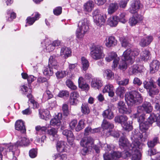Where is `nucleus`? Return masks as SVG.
<instances>
[{
	"label": "nucleus",
	"instance_id": "nucleus-1",
	"mask_svg": "<svg viewBox=\"0 0 160 160\" xmlns=\"http://www.w3.org/2000/svg\"><path fill=\"white\" fill-rule=\"evenodd\" d=\"M94 139L90 136L83 138L80 140V144L83 147L81 153L83 155H85L89 151H91L93 148L96 153L100 152V147L98 145L94 144Z\"/></svg>",
	"mask_w": 160,
	"mask_h": 160
},
{
	"label": "nucleus",
	"instance_id": "nucleus-2",
	"mask_svg": "<svg viewBox=\"0 0 160 160\" xmlns=\"http://www.w3.org/2000/svg\"><path fill=\"white\" fill-rule=\"evenodd\" d=\"M125 100L128 105L133 106L141 103L143 98L138 92L134 91L127 92L125 95Z\"/></svg>",
	"mask_w": 160,
	"mask_h": 160
},
{
	"label": "nucleus",
	"instance_id": "nucleus-3",
	"mask_svg": "<svg viewBox=\"0 0 160 160\" xmlns=\"http://www.w3.org/2000/svg\"><path fill=\"white\" fill-rule=\"evenodd\" d=\"M143 84L144 88L147 90L149 95L151 97H153L154 95L158 94L159 90L152 78H150L148 81H145Z\"/></svg>",
	"mask_w": 160,
	"mask_h": 160
},
{
	"label": "nucleus",
	"instance_id": "nucleus-4",
	"mask_svg": "<svg viewBox=\"0 0 160 160\" xmlns=\"http://www.w3.org/2000/svg\"><path fill=\"white\" fill-rule=\"evenodd\" d=\"M152 110L153 107L150 102L145 101L141 106H139L137 107L138 113L134 114V117L138 118L139 117V120H140V118H141L142 121L144 120V118L143 116H141L142 114L141 115H139V114L144 112L147 113H149L152 111Z\"/></svg>",
	"mask_w": 160,
	"mask_h": 160
},
{
	"label": "nucleus",
	"instance_id": "nucleus-5",
	"mask_svg": "<svg viewBox=\"0 0 160 160\" xmlns=\"http://www.w3.org/2000/svg\"><path fill=\"white\" fill-rule=\"evenodd\" d=\"M90 54L94 60H97L104 57L103 47L98 45H93L90 49Z\"/></svg>",
	"mask_w": 160,
	"mask_h": 160
},
{
	"label": "nucleus",
	"instance_id": "nucleus-6",
	"mask_svg": "<svg viewBox=\"0 0 160 160\" xmlns=\"http://www.w3.org/2000/svg\"><path fill=\"white\" fill-rule=\"evenodd\" d=\"M141 143L138 142H134L131 143V148L128 151L131 152L132 155V160H140L141 154L138 149Z\"/></svg>",
	"mask_w": 160,
	"mask_h": 160
},
{
	"label": "nucleus",
	"instance_id": "nucleus-7",
	"mask_svg": "<svg viewBox=\"0 0 160 160\" xmlns=\"http://www.w3.org/2000/svg\"><path fill=\"white\" fill-rule=\"evenodd\" d=\"M154 116L153 115L151 116H149L147 119V121L142 122L141 121H140V120L138 121L139 122H141L139 123V129L141 132L142 133H146V132L147 131L150 125H152L153 123L154 119L153 117Z\"/></svg>",
	"mask_w": 160,
	"mask_h": 160
},
{
	"label": "nucleus",
	"instance_id": "nucleus-8",
	"mask_svg": "<svg viewBox=\"0 0 160 160\" xmlns=\"http://www.w3.org/2000/svg\"><path fill=\"white\" fill-rule=\"evenodd\" d=\"M148 138L147 133H145V136H143L142 133H141L138 130H135L132 132V135L131 137V139L133 140L132 143L134 142H138L140 143L139 141L140 140L142 139V141L145 142L146 141Z\"/></svg>",
	"mask_w": 160,
	"mask_h": 160
},
{
	"label": "nucleus",
	"instance_id": "nucleus-9",
	"mask_svg": "<svg viewBox=\"0 0 160 160\" xmlns=\"http://www.w3.org/2000/svg\"><path fill=\"white\" fill-rule=\"evenodd\" d=\"M105 59L108 62H110L113 60L112 67V68H115L118 64L120 58L118 57L116 52L112 51L110 52L108 57L105 58Z\"/></svg>",
	"mask_w": 160,
	"mask_h": 160
},
{
	"label": "nucleus",
	"instance_id": "nucleus-10",
	"mask_svg": "<svg viewBox=\"0 0 160 160\" xmlns=\"http://www.w3.org/2000/svg\"><path fill=\"white\" fill-rule=\"evenodd\" d=\"M110 155L112 159L114 158H119L122 157L124 159H126L128 157L131 156V152L127 151H124L122 152L118 151H113L110 153Z\"/></svg>",
	"mask_w": 160,
	"mask_h": 160
},
{
	"label": "nucleus",
	"instance_id": "nucleus-11",
	"mask_svg": "<svg viewBox=\"0 0 160 160\" xmlns=\"http://www.w3.org/2000/svg\"><path fill=\"white\" fill-rule=\"evenodd\" d=\"M80 96L79 93L77 91L71 92L69 96L68 102L71 106H77L79 103L78 98Z\"/></svg>",
	"mask_w": 160,
	"mask_h": 160
},
{
	"label": "nucleus",
	"instance_id": "nucleus-12",
	"mask_svg": "<svg viewBox=\"0 0 160 160\" xmlns=\"http://www.w3.org/2000/svg\"><path fill=\"white\" fill-rule=\"evenodd\" d=\"M118 144L119 147L122 149H126L129 148L130 150L131 148L130 144L128 139L125 136L121 137L119 139Z\"/></svg>",
	"mask_w": 160,
	"mask_h": 160
},
{
	"label": "nucleus",
	"instance_id": "nucleus-13",
	"mask_svg": "<svg viewBox=\"0 0 160 160\" xmlns=\"http://www.w3.org/2000/svg\"><path fill=\"white\" fill-rule=\"evenodd\" d=\"M143 19V17L142 16L138 13H136L134 14L130 18L129 23L131 26H134L137 23L141 22Z\"/></svg>",
	"mask_w": 160,
	"mask_h": 160
},
{
	"label": "nucleus",
	"instance_id": "nucleus-14",
	"mask_svg": "<svg viewBox=\"0 0 160 160\" xmlns=\"http://www.w3.org/2000/svg\"><path fill=\"white\" fill-rule=\"evenodd\" d=\"M89 21L87 18H84L79 22L78 26L79 29L86 32L89 30Z\"/></svg>",
	"mask_w": 160,
	"mask_h": 160
},
{
	"label": "nucleus",
	"instance_id": "nucleus-15",
	"mask_svg": "<svg viewBox=\"0 0 160 160\" xmlns=\"http://www.w3.org/2000/svg\"><path fill=\"white\" fill-rule=\"evenodd\" d=\"M56 57L55 55H53L50 57L48 66L53 69L58 70L59 67V66L58 62L55 59Z\"/></svg>",
	"mask_w": 160,
	"mask_h": 160
},
{
	"label": "nucleus",
	"instance_id": "nucleus-16",
	"mask_svg": "<svg viewBox=\"0 0 160 160\" xmlns=\"http://www.w3.org/2000/svg\"><path fill=\"white\" fill-rule=\"evenodd\" d=\"M131 50L130 48H128L123 53L122 57V60H125L127 61V63L132 64L133 63L132 58L131 55Z\"/></svg>",
	"mask_w": 160,
	"mask_h": 160
},
{
	"label": "nucleus",
	"instance_id": "nucleus-17",
	"mask_svg": "<svg viewBox=\"0 0 160 160\" xmlns=\"http://www.w3.org/2000/svg\"><path fill=\"white\" fill-rule=\"evenodd\" d=\"M140 5L141 3L139 0H135L129 9V12L132 14L137 12L140 8Z\"/></svg>",
	"mask_w": 160,
	"mask_h": 160
},
{
	"label": "nucleus",
	"instance_id": "nucleus-18",
	"mask_svg": "<svg viewBox=\"0 0 160 160\" xmlns=\"http://www.w3.org/2000/svg\"><path fill=\"white\" fill-rule=\"evenodd\" d=\"M66 143L64 141H58L56 145V149L57 152L61 153L67 152Z\"/></svg>",
	"mask_w": 160,
	"mask_h": 160
},
{
	"label": "nucleus",
	"instance_id": "nucleus-19",
	"mask_svg": "<svg viewBox=\"0 0 160 160\" xmlns=\"http://www.w3.org/2000/svg\"><path fill=\"white\" fill-rule=\"evenodd\" d=\"M118 41L113 36H109L105 43L106 46L108 48L113 47L117 44Z\"/></svg>",
	"mask_w": 160,
	"mask_h": 160
},
{
	"label": "nucleus",
	"instance_id": "nucleus-20",
	"mask_svg": "<svg viewBox=\"0 0 160 160\" xmlns=\"http://www.w3.org/2000/svg\"><path fill=\"white\" fill-rule=\"evenodd\" d=\"M15 127L16 130L20 131L22 133L26 132V130L24 123L22 120H17L15 122Z\"/></svg>",
	"mask_w": 160,
	"mask_h": 160
},
{
	"label": "nucleus",
	"instance_id": "nucleus-21",
	"mask_svg": "<svg viewBox=\"0 0 160 160\" xmlns=\"http://www.w3.org/2000/svg\"><path fill=\"white\" fill-rule=\"evenodd\" d=\"M153 40V37L151 36L143 38L141 39L139 44L141 47H144L150 44Z\"/></svg>",
	"mask_w": 160,
	"mask_h": 160
},
{
	"label": "nucleus",
	"instance_id": "nucleus-22",
	"mask_svg": "<svg viewBox=\"0 0 160 160\" xmlns=\"http://www.w3.org/2000/svg\"><path fill=\"white\" fill-rule=\"evenodd\" d=\"M160 66L159 62L157 60H153L150 65V72L153 74L157 72L159 69Z\"/></svg>",
	"mask_w": 160,
	"mask_h": 160
},
{
	"label": "nucleus",
	"instance_id": "nucleus-23",
	"mask_svg": "<svg viewBox=\"0 0 160 160\" xmlns=\"http://www.w3.org/2000/svg\"><path fill=\"white\" fill-rule=\"evenodd\" d=\"M107 17L106 15H100L97 16L94 18V22L97 26L101 27L105 23Z\"/></svg>",
	"mask_w": 160,
	"mask_h": 160
},
{
	"label": "nucleus",
	"instance_id": "nucleus-24",
	"mask_svg": "<svg viewBox=\"0 0 160 160\" xmlns=\"http://www.w3.org/2000/svg\"><path fill=\"white\" fill-rule=\"evenodd\" d=\"M6 21L11 22L15 19L16 17V14L13 11V9H8L6 12Z\"/></svg>",
	"mask_w": 160,
	"mask_h": 160
},
{
	"label": "nucleus",
	"instance_id": "nucleus-25",
	"mask_svg": "<svg viewBox=\"0 0 160 160\" xmlns=\"http://www.w3.org/2000/svg\"><path fill=\"white\" fill-rule=\"evenodd\" d=\"M78 84L79 88L82 90L88 91L89 89V85L85 82L84 79L82 77L79 78L78 79Z\"/></svg>",
	"mask_w": 160,
	"mask_h": 160
},
{
	"label": "nucleus",
	"instance_id": "nucleus-26",
	"mask_svg": "<svg viewBox=\"0 0 160 160\" xmlns=\"http://www.w3.org/2000/svg\"><path fill=\"white\" fill-rule=\"evenodd\" d=\"M38 111L39 116L41 119L46 120L47 118H49L51 117L49 112L48 110L40 108Z\"/></svg>",
	"mask_w": 160,
	"mask_h": 160
},
{
	"label": "nucleus",
	"instance_id": "nucleus-27",
	"mask_svg": "<svg viewBox=\"0 0 160 160\" xmlns=\"http://www.w3.org/2000/svg\"><path fill=\"white\" fill-rule=\"evenodd\" d=\"M102 81L99 79L93 78L91 82V86L92 87L95 89H99L102 86Z\"/></svg>",
	"mask_w": 160,
	"mask_h": 160
},
{
	"label": "nucleus",
	"instance_id": "nucleus-28",
	"mask_svg": "<svg viewBox=\"0 0 160 160\" xmlns=\"http://www.w3.org/2000/svg\"><path fill=\"white\" fill-rule=\"evenodd\" d=\"M28 104L29 105H32V108L34 109H38L39 105L38 103L34 99V97L32 95H29L28 96Z\"/></svg>",
	"mask_w": 160,
	"mask_h": 160
},
{
	"label": "nucleus",
	"instance_id": "nucleus-29",
	"mask_svg": "<svg viewBox=\"0 0 160 160\" xmlns=\"http://www.w3.org/2000/svg\"><path fill=\"white\" fill-rule=\"evenodd\" d=\"M72 52L71 49L66 47H62L61 50L60 55L67 58L71 55Z\"/></svg>",
	"mask_w": 160,
	"mask_h": 160
},
{
	"label": "nucleus",
	"instance_id": "nucleus-30",
	"mask_svg": "<svg viewBox=\"0 0 160 160\" xmlns=\"http://www.w3.org/2000/svg\"><path fill=\"white\" fill-rule=\"evenodd\" d=\"M126 90L125 87L119 86L116 88L115 93L117 96L121 98H123Z\"/></svg>",
	"mask_w": 160,
	"mask_h": 160
},
{
	"label": "nucleus",
	"instance_id": "nucleus-31",
	"mask_svg": "<svg viewBox=\"0 0 160 160\" xmlns=\"http://www.w3.org/2000/svg\"><path fill=\"white\" fill-rule=\"evenodd\" d=\"M62 134L66 137L68 142H70L69 141L73 140L74 136L72 132L68 129H65L62 132Z\"/></svg>",
	"mask_w": 160,
	"mask_h": 160
},
{
	"label": "nucleus",
	"instance_id": "nucleus-32",
	"mask_svg": "<svg viewBox=\"0 0 160 160\" xmlns=\"http://www.w3.org/2000/svg\"><path fill=\"white\" fill-rule=\"evenodd\" d=\"M114 126L113 124L108 122L105 119H103L101 124L102 128L103 130L112 129Z\"/></svg>",
	"mask_w": 160,
	"mask_h": 160
},
{
	"label": "nucleus",
	"instance_id": "nucleus-33",
	"mask_svg": "<svg viewBox=\"0 0 160 160\" xmlns=\"http://www.w3.org/2000/svg\"><path fill=\"white\" fill-rule=\"evenodd\" d=\"M159 143V138L154 137L152 140L148 141L147 142L148 147L151 149L153 148L158 143Z\"/></svg>",
	"mask_w": 160,
	"mask_h": 160
},
{
	"label": "nucleus",
	"instance_id": "nucleus-34",
	"mask_svg": "<svg viewBox=\"0 0 160 160\" xmlns=\"http://www.w3.org/2000/svg\"><path fill=\"white\" fill-rule=\"evenodd\" d=\"M128 119V117L125 115L117 116L114 118L115 122L120 123L122 125L127 122Z\"/></svg>",
	"mask_w": 160,
	"mask_h": 160
},
{
	"label": "nucleus",
	"instance_id": "nucleus-35",
	"mask_svg": "<svg viewBox=\"0 0 160 160\" xmlns=\"http://www.w3.org/2000/svg\"><path fill=\"white\" fill-rule=\"evenodd\" d=\"M53 69V68L48 67V65L47 67H44L43 70V74L48 78L52 76L54 74Z\"/></svg>",
	"mask_w": 160,
	"mask_h": 160
},
{
	"label": "nucleus",
	"instance_id": "nucleus-36",
	"mask_svg": "<svg viewBox=\"0 0 160 160\" xmlns=\"http://www.w3.org/2000/svg\"><path fill=\"white\" fill-rule=\"evenodd\" d=\"M118 8V5L116 2L110 3L108 8V12L110 14H112Z\"/></svg>",
	"mask_w": 160,
	"mask_h": 160
},
{
	"label": "nucleus",
	"instance_id": "nucleus-37",
	"mask_svg": "<svg viewBox=\"0 0 160 160\" xmlns=\"http://www.w3.org/2000/svg\"><path fill=\"white\" fill-rule=\"evenodd\" d=\"M107 22L108 24L112 27H115L118 24V16H114L112 18H109Z\"/></svg>",
	"mask_w": 160,
	"mask_h": 160
},
{
	"label": "nucleus",
	"instance_id": "nucleus-38",
	"mask_svg": "<svg viewBox=\"0 0 160 160\" xmlns=\"http://www.w3.org/2000/svg\"><path fill=\"white\" fill-rule=\"evenodd\" d=\"M103 117L109 119H111L114 117L113 113L111 109L108 108L104 110L102 114Z\"/></svg>",
	"mask_w": 160,
	"mask_h": 160
},
{
	"label": "nucleus",
	"instance_id": "nucleus-39",
	"mask_svg": "<svg viewBox=\"0 0 160 160\" xmlns=\"http://www.w3.org/2000/svg\"><path fill=\"white\" fill-rule=\"evenodd\" d=\"M94 4L92 1L89 0L85 3L84 5L83 8L84 10L88 12H91L93 9Z\"/></svg>",
	"mask_w": 160,
	"mask_h": 160
},
{
	"label": "nucleus",
	"instance_id": "nucleus-40",
	"mask_svg": "<svg viewBox=\"0 0 160 160\" xmlns=\"http://www.w3.org/2000/svg\"><path fill=\"white\" fill-rule=\"evenodd\" d=\"M81 64L82 70L84 71L87 70L89 66V63L86 58L82 57L81 58Z\"/></svg>",
	"mask_w": 160,
	"mask_h": 160
},
{
	"label": "nucleus",
	"instance_id": "nucleus-41",
	"mask_svg": "<svg viewBox=\"0 0 160 160\" xmlns=\"http://www.w3.org/2000/svg\"><path fill=\"white\" fill-rule=\"evenodd\" d=\"M35 130L37 133L39 135L45 134L47 128L45 126H41L40 125H38L35 127Z\"/></svg>",
	"mask_w": 160,
	"mask_h": 160
},
{
	"label": "nucleus",
	"instance_id": "nucleus-42",
	"mask_svg": "<svg viewBox=\"0 0 160 160\" xmlns=\"http://www.w3.org/2000/svg\"><path fill=\"white\" fill-rule=\"evenodd\" d=\"M150 55V52L147 50L143 51L141 54L142 60L146 62L149 59Z\"/></svg>",
	"mask_w": 160,
	"mask_h": 160
},
{
	"label": "nucleus",
	"instance_id": "nucleus-43",
	"mask_svg": "<svg viewBox=\"0 0 160 160\" xmlns=\"http://www.w3.org/2000/svg\"><path fill=\"white\" fill-rule=\"evenodd\" d=\"M20 90L24 92V94H27V98L28 95H32V91L31 88H28L25 85H24L21 86Z\"/></svg>",
	"mask_w": 160,
	"mask_h": 160
},
{
	"label": "nucleus",
	"instance_id": "nucleus-44",
	"mask_svg": "<svg viewBox=\"0 0 160 160\" xmlns=\"http://www.w3.org/2000/svg\"><path fill=\"white\" fill-rule=\"evenodd\" d=\"M62 110L63 116L67 117L70 114V111L68 105L67 104L64 103L62 104Z\"/></svg>",
	"mask_w": 160,
	"mask_h": 160
},
{
	"label": "nucleus",
	"instance_id": "nucleus-45",
	"mask_svg": "<svg viewBox=\"0 0 160 160\" xmlns=\"http://www.w3.org/2000/svg\"><path fill=\"white\" fill-rule=\"evenodd\" d=\"M81 112L82 113L88 115L90 112L88 105L87 103H83L81 106Z\"/></svg>",
	"mask_w": 160,
	"mask_h": 160
},
{
	"label": "nucleus",
	"instance_id": "nucleus-46",
	"mask_svg": "<svg viewBox=\"0 0 160 160\" xmlns=\"http://www.w3.org/2000/svg\"><path fill=\"white\" fill-rule=\"evenodd\" d=\"M29 139L25 137L22 138L20 141L17 142L18 145L22 146H27L29 145Z\"/></svg>",
	"mask_w": 160,
	"mask_h": 160
},
{
	"label": "nucleus",
	"instance_id": "nucleus-47",
	"mask_svg": "<svg viewBox=\"0 0 160 160\" xmlns=\"http://www.w3.org/2000/svg\"><path fill=\"white\" fill-rule=\"evenodd\" d=\"M54 157L55 160L58 158H59L60 160H66L67 158V155L65 153L58 152L54 154Z\"/></svg>",
	"mask_w": 160,
	"mask_h": 160
},
{
	"label": "nucleus",
	"instance_id": "nucleus-48",
	"mask_svg": "<svg viewBox=\"0 0 160 160\" xmlns=\"http://www.w3.org/2000/svg\"><path fill=\"white\" fill-rule=\"evenodd\" d=\"M60 120L58 116L52 119L50 121V125L53 126H58L60 125Z\"/></svg>",
	"mask_w": 160,
	"mask_h": 160
},
{
	"label": "nucleus",
	"instance_id": "nucleus-49",
	"mask_svg": "<svg viewBox=\"0 0 160 160\" xmlns=\"http://www.w3.org/2000/svg\"><path fill=\"white\" fill-rule=\"evenodd\" d=\"M85 126V123L83 119H81L79 121L76 127L75 130L77 132H78L83 129Z\"/></svg>",
	"mask_w": 160,
	"mask_h": 160
},
{
	"label": "nucleus",
	"instance_id": "nucleus-50",
	"mask_svg": "<svg viewBox=\"0 0 160 160\" xmlns=\"http://www.w3.org/2000/svg\"><path fill=\"white\" fill-rule=\"evenodd\" d=\"M105 75L106 76V78L108 80L113 79L114 78V74L112 71L108 69L105 71Z\"/></svg>",
	"mask_w": 160,
	"mask_h": 160
},
{
	"label": "nucleus",
	"instance_id": "nucleus-51",
	"mask_svg": "<svg viewBox=\"0 0 160 160\" xmlns=\"http://www.w3.org/2000/svg\"><path fill=\"white\" fill-rule=\"evenodd\" d=\"M68 74V72L66 71L61 70L58 71L55 74L56 77L58 79L63 78Z\"/></svg>",
	"mask_w": 160,
	"mask_h": 160
},
{
	"label": "nucleus",
	"instance_id": "nucleus-52",
	"mask_svg": "<svg viewBox=\"0 0 160 160\" xmlns=\"http://www.w3.org/2000/svg\"><path fill=\"white\" fill-rule=\"evenodd\" d=\"M69 92L66 90L60 91L58 94V96L61 98H68L69 96Z\"/></svg>",
	"mask_w": 160,
	"mask_h": 160
},
{
	"label": "nucleus",
	"instance_id": "nucleus-53",
	"mask_svg": "<svg viewBox=\"0 0 160 160\" xmlns=\"http://www.w3.org/2000/svg\"><path fill=\"white\" fill-rule=\"evenodd\" d=\"M66 84L67 87L72 90H75L77 88V87L70 79H68L66 81Z\"/></svg>",
	"mask_w": 160,
	"mask_h": 160
},
{
	"label": "nucleus",
	"instance_id": "nucleus-54",
	"mask_svg": "<svg viewBox=\"0 0 160 160\" xmlns=\"http://www.w3.org/2000/svg\"><path fill=\"white\" fill-rule=\"evenodd\" d=\"M123 128L125 130L129 132L132 130L133 129V126L132 124H130V122L129 123L126 122L122 125Z\"/></svg>",
	"mask_w": 160,
	"mask_h": 160
},
{
	"label": "nucleus",
	"instance_id": "nucleus-55",
	"mask_svg": "<svg viewBox=\"0 0 160 160\" xmlns=\"http://www.w3.org/2000/svg\"><path fill=\"white\" fill-rule=\"evenodd\" d=\"M132 73L136 74L138 73H141L142 70L138 65H134L132 68Z\"/></svg>",
	"mask_w": 160,
	"mask_h": 160
},
{
	"label": "nucleus",
	"instance_id": "nucleus-56",
	"mask_svg": "<svg viewBox=\"0 0 160 160\" xmlns=\"http://www.w3.org/2000/svg\"><path fill=\"white\" fill-rule=\"evenodd\" d=\"M125 13L123 12L121 13L119 16H118V22H120L123 23H125L127 22Z\"/></svg>",
	"mask_w": 160,
	"mask_h": 160
},
{
	"label": "nucleus",
	"instance_id": "nucleus-57",
	"mask_svg": "<svg viewBox=\"0 0 160 160\" xmlns=\"http://www.w3.org/2000/svg\"><path fill=\"white\" fill-rule=\"evenodd\" d=\"M118 110L119 113L122 114H129L131 112V109L127 108L126 105Z\"/></svg>",
	"mask_w": 160,
	"mask_h": 160
},
{
	"label": "nucleus",
	"instance_id": "nucleus-58",
	"mask_svg": "<svg viewBox=\"0 0 160 160\" xmlns=\"http://www.w3.org/2000/svg\"><path fill=\"white\" fill-rule=\"evenodd\" d=\"M152 115L154 116L153 118L154 119L153 122H155L157 125L160 127V114H159L158 116H157L155 114L153 113H152L150 114L149 116H151Z\"/></svg>",
	"mask_w": 160,
	"mask_h": 160
},
{
	"label": "nucleus",
	"instance_id": "nucleus-59",
	"mask_svg": "<svg viewBox=\"0 0 160 160\" xmlns=\"http://www.w3.org/2000/svg\"><path fill=\"white\" fill-rule=\"evenodd\" d=\"M114 87L113 86L110 84L106 85L103 89L102 92L104 93L108 92L111 91L113 90Z\"/></svg>",
	"mask_w": 160,
	"mask_h": 160
},
{
	"label": "nucleus",
	"instance_id": "nucleus-60",
	"mask_svg": "<svg viewBox=\"0 0 160 160\" xmlns=\"http://www.w3.org/2000/svg\"><path fill=\"white\" fill-rule=\"evenodd\" d=\"M62 8L61 6L56 7L53 10V13L56 16H59L62 13Z\"/></svg>",
	"mask_w": 160,
	"mask_h": 160
},
{
	"label": "nucleus",
	"instance_id": "nucleus-61",
	"mask_svg": "<svg viewBox=\"0 0 160 160\" xmlns=\"http://www.w3.org/2000/svg\"><path fill=\"white\" fill-rule=\"evenodd\" d=\"M120 39L122 47H126L129 45V43L128 40L125 37H121L120 38Z\"/></svg>",
	"mask_w": 160,
	"mask_h": 160
},
{
	"label": "nucleus",
	"instance_id": "nucleus-62",
	"mask_svg": "<svg viewBox=\"0 0 160 160\" xmlns=\"http://www.w3.org/2000/svg\"><path fill=\"white\" fill-rule=\"evenodd\" d=\"M58 131L56 129L54 128H52L51 129L48 130V133L50 135L54 137L57 136Z\"/></svg>",
	"mask_w": 160,
	"mask_h": 160
},
{
	"label": "nucleus",
	"instance_id": "nucleus-63",
	"mask_svg": "<svg viewBox=\"0 0 160 160\" xmlns=\"http://www.w3.org/2000/svg\"><path fill=\"white\" fill-rule=\"evenodd\" d=\"M86 32H84V31L81 30L80 29H77L76 31V35L77 37L79 38H82Z\"/></svg>",
	"mask_w": 160,
	"mask_h": 160
},
{
	"label": "nucleus",
	"instance_id": "nucleus-64",
	"mask_svg": "<svg viewBox=\"0 0 160 160\" xmlns=\"http://www.w3.org/2000/svg\"><path fill=\"white\" fill-rule=\"evenodd\" d=\"M78 121L76 119H73L72 120L69 124L70 128L71 129L73 130L75 129L76 125L77 124Z\"/></svg>",
	"mask_w": 160,
	"mask_h": 160
}]
</instances>
